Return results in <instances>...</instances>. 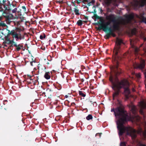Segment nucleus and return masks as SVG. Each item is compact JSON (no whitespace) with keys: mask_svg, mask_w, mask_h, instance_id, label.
I'll return each mask as SVG.
<instances>
[{"mask_svg":"<svg viewBox=\"0 0 146 146\" xmlns=\"http://www.w3.org/2000/svg\"><path fill=\"white\" fill-rule=\"evenodd\" d=\"M123 43V41L122 39L117 38L113 51V55L115 56L113 62L114 65L110 67V68L113 70L115 75L114 77L111 75L109 79L112 85L111 87L114 91L113 94V100L119 95L120 92V90L121 88H123L124 89L125 96L127 98H129V95L130 94V91L129 88V83L128 80L124 78L119 81L117 77V76L122 73L121 70L118 68L119 62L117 59V58L118 57V54L120 53V45Z\"/></svg>","mask_w":146,"mask_h":146,"instance_id":"obj_1","label":"nucleus"},{"mask_svg":"<svg viewBox=\"0 0 146 146\" xmlns=\"http://www.w3.org/2000/svg\"><path fill=\"white\" fill-rule=\"evenodd\" d=\"M111 111L114 112L116 117H119L116 124L119 136H121L126 132L127 135H130L133 138L136 137L135 130L131 127H126L124 125V124L131 120V117L128 115L127 111L124 110L123 107L121 105L115 109H111Z\"/></svg>","mask_w":146,"mask_h":146,"instance_id":"obj_2","label":"nucleus"},{"mask_svg":"<svg viewBox=\"0 0 146 146\" xmlns=\"http://www.w3.org/2000/svg\"><path fill=\"white\" fill-rule=\"evenodd\" d=\"M106 19L108 21L107 22L113 23L111 28L116 31H119L120 30L119 23L117 21V18L114 14H110L106 16Z\"/></svg>","mask_w":146,"mask_h":146,"instance_id":"obj_3","label":"nucleus"},{"mask_svg":"<svg viewBox=\"0 0 146 146\" xmlns=\"http://www.w3.org/2000/svg\"><path fill=\"white\" fill-rule=\"evenodd\" d=\"M110 25V22H106L105 23L104 25V26L99 28V30L103 29L104 31L106 33V34L104 36L105 38L106 39H109L111 36L113 37H115L116 36V35L114 33L116 31L113 30L111 27H108V26Z\"/></svg>","mask_w":146,"mask_h":146,"instance_id":"obj_4","label":"nucleus"},{"mask_svg":"<svg viewBox=\"0 0 146 146\" xmlns=\"http://www.w3.org/2000/svg\"><path fill=\"white\" fill-rule=\"evenodd\" d=\"M8 31V35H12L13 38H16L17 41V39L18 38V36L19 33L22 30L21 28H16L15 30H13L10 31L9 30L7 29Z\"/></svg>","mask_w":146,"mask_h":146,"instance_id":"obj_5","label":"nucleus"},{"mask_svg":"<svg viewBox=\"0 0 146 146\" xmlns=\"http://www.w3.org/2000/svg\"><path fill=\"white\" fill-rule=\"evenodd\" d=\"M6 10L9 12L15 13L17 12V8L16 5L13 4H10L7 6Z\"/></svg>","mask_w":146,"mask_h":146,"instance_id":"obj_6","label":"nucleus"},{"mask_svg":"<svg viewBox=\"0 0 146 146\" xmlns=\"http://www.w3.org/2000/svg\"><path fill=\"white\" fill-rule=\"evenodd\" d=\"M145 65V62L144 60H140L139 64L137 63L134 65V68H135L139 69L142 70L144 68Z\"/></svg>","mask_w":146,"mask_h":146,"instance_id":"obj_7","label":"nucleus"},{"mask_svg":"<svg viewBox=\"0 0 146 146\" xmlns=\"http://www.w3.org/2000/svg\"><path fill=\"white\" fill-rule=\"evenodd\" d=\"M2 15L8 21H10L11 20L13 19V16L12 14L10 13L9 12H7L6 11L3 13Z\"/></svg>","mask_w":146,"mask_h":146,"instance_id":"obj_8","label":"nucleus"},{"mask_svg":"<svg viewBox=\"0 0 146 146\" xmlns=\"http://www.w3.org/2000/svg\"><path fill=\"white\" fill-rule=\"evenodd\" d=\"M139 105L141 108L139 112L142 115H143L144 113L143 111V109L146 108V103L144 100L141 101Z\"/></svg>","mask_w":146,"mask_h":146,"instance_id":"obj_9","label":"nucleus"},{"mask_svg":"<svg viewBox=\"0 0 146 146\" xmlns=\"http://www.w3.org/2000/svg\"><path fill=\"white\" fill-rule=\"evenodd\" d=\"M134 18V15L133 14H130L128 15L126 17V22L124 21L123 24L126 25L127 23H130L131 22V20Z\"/></svg>","mask_w":146,"mask_h":146,"instance_id":"obj_10","label":"nucleus"},{"mask_svg":"<svg viewBox=\"0 0 146 146\" xmlns=\"http://www.w3.org/2000/svg\"><path fill=\"white\" fill-rule=\"evenodd\" d=\"M73 4V5L75 7L74 8V11L75 13V14L76 15H79L80 14L79 13V10L78 9V7L77 6H76V4L74 3V2H72Z\"/></svg>","mask_w":146,"mask_h":146,"instance_id":"obj_11","label":"nucleus"},{"mask_svg":"<svg viewBox=\"0 0 146 146\" xmlns=\"http://www.w3.org/2000/svg\"><path fill=\"white\" fill-rule=\"evenodd\" d=\"M141 7H142L146 5V0H142L140 2H139L138 1H137V3L136 5L137 6L138 5Z\"/></svg>","mask_w":146,"mask_h":146,"instance_id":"obj_12","label":"nucleus"},{"mask_svg":"<svg viewBox=\"0 0 146 146\" xmlns=\"http://www.w3.org/2000/svg\"><path fill=\"white\" fill-rule=\"evenodd\" d=\"M130 43L131 46L134 50V53L135 55H137L138 54V52L139 50V48L138 47H135L133 44H132L131 41H130Z\"/></svg>","mask_w":146,"mask_h":146,"instance_id":"obj_13","label":"nucleus"},{"mask_svg":"<svg viewBox=\"0 0 146 146\" xmlns=\"http://www.w3.org/2000/svg\"><path fill=\"white\" fill-rule=\"evenodd\" d=\"M144 15V13L140 14V16H139V18L141 20L142 22L146 24V17H145Z\"/></svg>","mask_w":146,"mask_h":146,"instance_id":"obj_14","label":"nucleus"},{"mask_svg":"<svg viewBox=\"0 0 146 146\" xmlns=\"http://www.w3.org/2000/svg\"><path fill=\"white\" fill-rule=\"evenodd\" d=\"M95 6H94L92 8L94 9V11H88V12H90L92 13H94V17L96 18L97 19H99L100 18V17L98 16V15L96 14H95V13H96V10L95 9Z\"/></svg>","mask_w":146,"mask_h":146,"instance_id":"obj_15","label":"nucleus"},{"mask_svg":"<svg viewBox=\"0 0 146 146\" xmlns=\"http://www.w3.org/2000/svg\"><path fill=\"white\" fill-rule=\"evenodd\" d=\"M7 7L4 4L0 5V11L2 12L3 13L6 10Z\"/></svg>","mask_w":146,"mask_h":146,"instance_id":"obj_16","label":"nucleus"},{"mask_svg":"<svg viewBox=\"0 0 146 146\" xmlns=\"http://www.w3.org/2000/svg\"><path fill=\"white\" fill-rule=\"evenodd\" d=\"M13 46L16 47V50L17 51H19L23 47V45L19 44L17 45L16 43L14 44Z\"/></svg>","mask_w":146,"mask_h":146,"instance_id":"obj_17","label":"nucleus"},{"mask_svg":"<svg viewBox=\"0 0 146 146\" xmlns=\"http://www.w3.org/2000/svg\"><path fill=\"white\" fill-rule=\"evenodd\" d=\"M131 111L133 114H135L136 113V107L135 106H132L131 108Z\"/></svg>","mask_w":146,"mask_h":146,"instance_id":"obj_18","label":"nucleus"},{"mask_svg":"<svg viewBox=\"0 0 146 146\" xmlns=\"http://www.w3.org/2000/svg\"><path fill=\"white\" fill-rule=\"evenodd\" d=\"M3 19L2 17L0 16V27H5L6 26V24L2 21Z\"/></svg>","mask_w":146,"mask_h":146,"instance_id":"obj_19","label":"nucleus"},{"mask_svg":"<svg viewBox=\"0 0 146 146\" xmlns=\"http://www.w3.org/2000/svg\"><path fill=\"white\" fill-rule=\"evenodd\" d=\"M105 23V22H103V23H100V22H98V23H95V25H100V27H98V28H97V29L98 30L100 31L101 30H99V28L101 27H102L103 26H104V25Z\"/></svg>","mask_w":146,"mask_h":146,"instance_id":"obj_20","label":"nucleus"},{"mask_svg":"<svg viewBox=\"0 0 146 146\" xmlns=\"http://www.w3.org/2000/svg\"><path fill=\"white\" fill-rule=\"evenodd\" d=\"M138 132V133L141 134L143 133L144 136L145 137H146V130H145L144 131H143L141 129H140Z\"/></svg>","mask_w":146,"mask_h":146,"instance_id":"obj_21","label":"nucleus"},{"mask_svg":"<svg viewBox=\"0 0 146 146\" xmlns=\"http://www.w3.org/2000/svg\"><path fill=\"white\" fill-rule=\"evenodd\" d=\"M78 94L80 96L83 97H84L86 96V93L84 91H79Z\"/></svg>","mask_w":146,"mask_h":146,"instance_id":"obj_22","label":"nucleus"},{"mask_svg":"<svg viewBox=\"0 0 146 146\" xmlns=\"http://www.w3.org/2000/svg\"><path fill=\"white\" fill-rule=\"evenodd\" d=\"M44 77L46 79H49L50 78V73L49 72H46L44 75Z\"/></svg>","mask_w":146,"mask_h":146,"instance_id":"obj_23","label":"nucleus"},{"mask_svg":"<svg viewBox=\"0 0 146 146\" xmlns=\"http://www.w3.org/2000/svg\"><path fill=\"white\" fill-rule=\"evenodd\" d=\"M113 0H105V2L106 4L109 5L112 3Z\"/></svg>","mask_w":146,"mask_h":146,"instance_id":"obj_24","label":"nucleus"},{"mask_svg":"<svg viewBox=\"0 0 146 146\" xmlns=\"http://www.w3.org/2000/svg\"><path fill=\"white\" fill-rule=\"evenodd\" d=\"M82 21L81 20H78L77 23V24L79 26H81L82 25Z\"/></svg>","mask_w":146,"mask_h":146,"instance_id":"obj_25","label":"nucleus"},{"mask_svg":"<svg viewBox=\"0 0 146 146\" xmlns=\"http://www.w3.org/2000/svg\"><path fill=\"white\" fill-rule=\"evenodd\" d=\"M92 115L91 114H89L86 117V119L88 120L92 119Z\"/></svg>","mask_w":146,"mask_h":146,"instance_id":"obj_26","label":"nucleus"},{"mask_svg":"<svg viewBox=\"0 0 146 146\" xmlns=\"http://www.w3.org/2000/svg\"><path fill=\"white\" fill-rule=\"evenodd\" d=\"M46 36L45 35L44 33L40 36V38L41 40H43L45 38Z\"/></svg>","mask_w":146,"mask_h":146,"instance_id":"obj_27","label":"nucleus"},{"mask_svg":"<svg viewBox=\"0 0 146 146\" xmlns=\"http://www.w3.org/2000/svg\"><path fill=\"white\" fill-rule=\"evenodd\" d=\"M13 43H14L15 44V43H16L14 41V40H10L9 41V42H7V44H13Z\"/></svg>","mask_w":146,"mask_h":146,"instance_id":"obj_28","label":"nucleus"},{"mask_svg":"<svg viewBox=\"0 0 146 146\" xmlns=\"http://www.w3.org/2000/svg\"><path fill=\"white\" fill-rule=\"evenodd\" d=\"M9 35H8V34H7V35L5 36V40L6 41H9V40H10V39L9 38Z\"/></svg>","mask_w":146,"mask_h":146,"instance_id":"obj_29","label":"nucleus"},{"mask_svg":"<svg viewBox=\"0 0 146 146\" xmlns=\"http://www.w3.org/2000/svg\"><path fill=\"white\" fill-rule=\"evenodd\" d=\"M136 76L138 79H139L141 78V75L140 73L136 74Z\"/></svg>","mask_w":146,"mask_h":146,"instance_id":"obj_30","label":"nucleus"},{"mask_svg":"<svg viewBox=\"0 0 146 146\" xmlns=\"http://www.w3.org/2000/svg\"><path fill=\"white\" fill-rule=\"evenodd\" d=\"M57 88L59 90H60L62 88V86L60 84H58L57 86Z\"/></svg>","mask_w":146,"mask_h":146,"instance_id":"obj_31","label":"nucleus"},{"mask_svg":"<svg viewBox=\"0 0 146 146\" xmlns=\"http://www.w3.org/2000/svg\"><path fill=\"white\" fill-rule=\"evenodd\" d=\"M120 146H126L125 143L124 142H121Z\"/></svg>","mask_w":146,"mask_h":146,"instance_id":"obj_32","label":"nucleus"},{"mask_svg":"<svg viewBox=\"0 0 146 146\" xmlns=\"http://www.w3.org/2000/svg\"><path fill=\"white\" fill-rule=\"evenodd\" d=\"M5 2L6 1L5 0H0V5L2 4H4Z\"/></svg>","mask_w":146,"mask_h":146,"instance_id":"obj_33","label":"nucleus"},{"mask_svg":"<svg viewBox=\"0 0 146 146\" xmlns=\"http://www.w3.org/2000/svg\"><path fill=\"white\" fill-rule=\"evenodd\" d=\"M102 134V133H97L96 134L95 136L96 137V136H98L99 137V138H100L101 137V134Z\"/></svg>","mask_w":146,"mask_h":146,"instance_id":"obj_34","label":"nucleus"},{"mask_svg":"<svg viewBox=\"0 0 146 146\" xmlns=\"http://www.w3.org/2000/svg\"><path fill=\"white\" fill-rule=\"evenodd\" d=\"M22 39V36L19 33L18 36V38L17 39V40L18 39L21 40Z\"/></svg>","mask_w":146,"mask_h":146,"instance_id":"obj_35","label":"nucleus"},{"mask_svg":"<svg viewBox=\"0 0 146 146\" xmlns=\"http://www.w3.org/2000/svg\"><path fill=\"white\" fill-rule=\"evenodd\" d=\"M22 9L23 10L24 12H26V9L25 6H23L21 7Z\"/></svg>","mask_w":146,"mask_h":146,"instance_id":"obj_36","label":"nucleus"},{"mask_svg":"<svg viewBox=\"0 0 146 146\" xmlns=\"http://www.w3.org/2000/svg\"><path fill=\"white\" fill-rule=\"evenodd\" d=\"M136 29H134L132 30V32L133 34H136Z\"/></svg>","mask_w":146,"mask_h":146,"instance_id":"obj_37","label":"nucleus"},{"mask_svg":"<svg viewBox=\"0 0 146 146\" xmlns=\"http://www.w3.org/2000/svg\"><path fill=\"white\" fill-rule=\"evenodd\" d=\"M33 62H35V61L33 60L32 61L30 62V64L31 66H33Z\"/></svg>","mask_w":146,"mask_h":146,"instance_id":"obj_38","label":"nucleus"},{"mask_svg":"<svg viewBox=\"0 0 146 146\" xmlns=\"http://www.w3.org/2000/svg\"><path fill=\"white\" fill-rule=\"evenodd\" d=\"M83 19L86 20H87L88 19V17L87 16H84L83 18Z\"/></svg>","mask_w":146,"mask_h":146,"instance_id":"obj_39","label":"nucleus"},{"mask_svg":"<svg viewBox=\"0 0 146 146\" xmlns=\"http://www.w3.org/2000/svg\"><path fill=\"white\" fill-rule=\"evenodd\" d=\"M144 74L145 77L146 79V71H144Z\"/></svg>","mask_w":146,"mask_h":146,"instance_id":"obj_40","label":"nucleus"},{"mask_svg":"<svg viewBox=\"0 0 146 146\" xmlns=\"http://www.w3.org/2000/svg\"><path fill=\"white\" fill-rule=\"evenodd\" d=\"M140 146H146V145L144 144H141Z\"/></svg>","mask_w":146,"mask_h":146,"instance_id":"obj_41","label":"nucleus"},{"mask_svg":"<svg viewBox=\"0 0 146 146\" xmlns=\"http://www.w3.org/2000/svg\"><path fill=\"white\" fill-rule=\"evenodd\" d=\"M7 42L6 41H4L3 43V44H7Z\"/></svg>","mask_w":146,"mask_h":146,"instance_id":"obj_42","label":"nucleus"},{"mask_svg":"<svg viewBox=\"0 0 146 146\" xmlns=\"http://www.w3.org/2000/svg\"><path fill=\"white\" fill-rule=\"evenodd\" d=\"M7 102V100H4L3 101V104H5V103L6 102Z\"/></svg>","mask_w":146,"mask_h":146,"instance_id":"obj_43","label":"nucleus"},{"mask_svg":"<svg viewBox=\"0 0 146 146\" xmlns=\"http://www.w3.org/2000/svg\"><path fill=\"white\" fill-rule=\"evenodd\" d=\"M80 81L82 82H83L84 81V80L83 79H82L80 80Z\"/></svg>","mask_w":146,"mask_h":146,"instance_id":"obj_44","label":"nucleus"},{"mask_svg":"<svg viewBox=\"0 0 146 146\" xmlns=\"http://www.w3.org/2000/svg\"><path fill=\"white\" fill-rule=\"evenodd\" d=\"M91 2H90V3H88V6H90L91 5Z\"/></svg>","mask_w":146,"mask_h":146,"instance_id":"obj_45","label":"nucleus"},{"mask_svg":"<svg viewBox=\"0 0 146 146\" xmlns=\"http://www.w3.org/2000/svg\"><path fill=\"white\" fill-rule=\"evenodd\" d=\"M32 76H30V78H28L29 79L31 80H32Z\"/></svg>","mask_w":146,"mask_h":146,"instance_id":"obj_46","label":"nucleus"},{"mask_svg":"<svg viewBox=\"0 0 146 146\" xmlns=\"http://www.w3.org/2000/svg\"><path fill=\"white\" fill-rule=\"evenodd\" d=\"M132 91L133 92H135V89L134 88H133L132 89Z\"/></svg>","mask_w":146,"mask_h":146,"instance_id":"obj_47","label":"nucleus"},{"mask_svg":"<svg viewBox=\"0 0 146 146\" xmlns=\"http://www.w3.org/2000/svg\"><path fill=\"white\" fill-rule=\"evenodd\" d=\"M84 2H87L88 0H83Z\"/></svg>","mask_w":146,"mask_h":146,"instance_id":"obj_48","label":"nucleus"},{"mask_svg":"<svg viewBox=\"0 0 146 146\" xmlns=\"http://www.w3.org/2000/svg\"><path fill=\"white\" fill-rule=\"evenodd\" d=\"M63 3V2L62 1H61L59 2V3H60L62 4Z\"/></svg>","mask_w":146,"mask_h":146,"instance_id":"obj_49","label":"nucleus"},{"mask_svg":"<svg viewBox=\"0 0 146 146\" xmlns=\"http://www.w3.org/2000/svg\"><path fill=\"white\" fill-rule=\"evenodd\" d=\"M144 125L146 127V121L144 122Z\"/></svg>","mask_w":146,"mask_h":146,"instance_id":"obj_50","label":"nucleus"},{"mask_svg":"<svg viewBox=\"0 0 146 146\" xmlns=\"http://www.w3.org/2000/svg\"><path fill=\"white\" fill-rule=\"evenodd\" d=\"M84 22V23H86L87 22V21H83Z\"/></svg>","mask_w":146,"mask_h":146,"instance_id":"obj_51","label":"nucleus"},{"mask_svg":"<svg viewBox=\"0 0 146 146\" xmlns=\"http://www.w3.org/2000/svg\"><path fill=\"white\" fill-rule=\"evenodd\" d=\"M90 89H94L93 87H90Z\"/></svg>","mask_w":146,"mask_h":146,"instance_id":"obj_52","label":"nucleus"},{"mask_svg":"<svg viewBox=\"0 0 146 146\" xmlns=\"http://www.w3.org/2000/svg\"><path fill=\"white\" fill-rule=\"evenodd\" d=\"M144 40L146 41V37H145L144 39Z\"/></svg>","mask_w":146,"mask_h":146,"instance_id":"obj_53","label":"nucleus"},{"mask_svg":"<svg viewBox=\"0 0 146 146\" xmlns=\"http://www.w3.org/2000/svg\"><path fill=\"white\" fill-rule=\"evenodd\" d=\"M4 44V46H7V45L6 44Z\"/></svg>","mask_w":146,"mask_h":146,"instance_id":"obj_54","label":"nucleus"},{"mask_svg":"<svg viewBox=\"0 0 146 146\" xmlns=\"http://www.w3.org/2000/svg\"><path fill=\"white\" fill-rule=\"evenodd\" d=\"M65 97L66 98H67L68 97V96L67 95H66L65 96Z\"/></svg>","mask_w":146,"mask_h":146,"instance_id":"obj_55","label":"nucleus"},{"mask_svg":"<svg viewBox=\"0 0 146 146\" xmlns=\"http://www.w3.org/2000/svg\"><path fill=\"white\" fill-rule=\"evenodd\" d=\"M16 76L17 77V78H18V76L17 75H17H16Z\"/></svg>","mask_w":146,"mask_h":146,"instance_id":"obj_56","label":"nucleus"},{"mask_svg":"<svg viewBox=\"0 0 146 146\" xmlns=\"http://www.w3.org/2000/svg\"><path fill=\"white\" fill-rule=\"evenodd\" d=\"M16 76L17 77V78H18V76L17 75H17H16Z\"/></svg>","mask_w":146,"mask_h":146,"instance_id":"obj_57","label":"nucleus"},{"mask_svg":"<svg viewBox=\"0 0 146 146\" xmlns=\"http://www.w3.org/2000/svg\"><path fill=\"white\" fill-rule=\"evenodd\" d=\"M31 76L29 75H28V78H30V77Z\"/></svg>","mask_w":146,"mask_h":146,"instance_id":"obj_58","label":"nucleus"},{"mask_svg":"<svg viewBox=\"0 0 146 146\" xmlns=\"http://www.w3.org/2000/svg\"><path fill=\"white\" fill-rule=\"evenodd\" d=\"M72 104H75V103H74V102H73V103Z\"/></svg>","mask_w":146,"mask_h":146,"instance_id":"obj_59","label":"nucleus"},{"mask_svg":"<svg viewBox=\"0 0 146 146\" xmlns=\"http://www.w3.org/2000/svg\"><path fill=\"white\" fill-rule=\"evenodd\" d=\"M80 3V2H78V1L77 2V3H78V4L79 3Z\"/></svg>","mask_w":146,"mask_h":146,"instance_id":"obj_60","label":"nucleus"},{"mask_svg":"<svg viewBox=\"0 0 146 146\" xmlns=\"http://www.w3.org/2000/svg\"><path fill=\"white\" fill-rule=\"evenodd\" d=\"M45 94V93L44 92H43L42 93V94Z\"/></svg>","mask_w":146,"mask_h":146,"instance_id":"obj_61","label":"nucleus"},{"mask_svg":"<svg viewBox=\"0 0 146 146\" xmlns=\"http://www.w3.org/2000/svg\"><path fill=\"white\" fill-rule=\"evenodd\" d=\"M10 46H11H11L13 47L12 45H11Z\"/></svg>","mask_w":146,"mask_h":146,"instance_id":"obj_62","label":"nucleus"},{"mask_svg":"<svg viewBox=\"0 0 146 146\" xmlns=\"http://www.w3.org/2000/svg\"><path fill=\"white\" fill-rule=\"evenodd\" d=\"M90 102L92 103V102L91 101H90Z\"/></svg>","mask_w":146,"mask_h":146,"instance_id":"obj_63","label":"nucleus"},{"mask_svg":"<svg viewBox=\"0 0 146 146\" xmlns=\"http://www.w3.org/2000/svg\"><path fill=\"white\" fill-rule=\"evenodd\" d=\"M7 42H9V41H7Z\"/></svg>","mask_w":146,"mask_h":146,"instance_id":"obj_64","label":"nucleus"}]
</instances>
